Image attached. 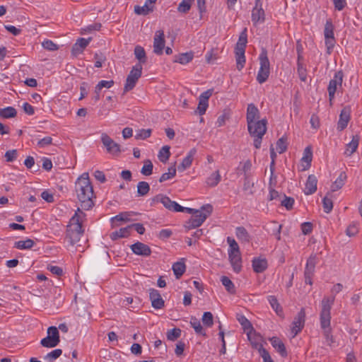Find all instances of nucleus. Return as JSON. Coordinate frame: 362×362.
Instances as JSON below:
<instances>
[{
	"label": "nucleus",
	"instance_id": "f257e3e1",
	"mask_svg": "<svg viewBox=\"0 0 362 362\" xmlns=\"http://www.w3.org/2000/svg\"><path fill=\"white\" fill-rule=\"evenodd\" d=\"M75 192L82 209L89 210L93 206L94 192L88 173H83L76 180Z\"/></svg>",
	"mask_w": 362,
	"mask_h": 362
},
{
	"label": "nucleus",
	"instance_id": "f03ea898",
	"mask_svg": "<svg viewBox=\"0 0 362 362\" xmlns=\"http://www.w3.org/2000/svg\"><path fill=\"white\" fill-rule=\"evenodd\" d=\"M84 216L85 214L80 209H78L74 216L70 219L65 237V241L67 243L68 247H75L76 250L81 247L79 243L83 234L81 224Z\"/></svg>",
	"mask_w": 362,
	"mask_h": 362
},
{
	"label": "nucleus",
	"instance_id": "7ed1b4c3",
	"mask_svg": "<svg viewBox=\"0 0 362 362\" xmlns=\"http://www.w3.org/2000/svg\"><path fill=\"white\" fill-rule=\"evenodd\" d=\"M334 302V296H325L321 302L320 325L327 339L329 337L330 310Z\"/></svg>",
	"mask_w": 362,
	"mask_h": 362
},
{
	"label": "nucleus",
	"instance_id": "20e7f679",
	"mask_svg": "<svg viewBox=\"0 0 362 362\" xmlns=\"http://www.w3.org/2000/svg\"><path fill=\"white\" fill-rule=\"evenodd\" d=\"M267 122L265 119L247 123L250 135L254 138V146L258 149L261 147L263 136L267 132Z\"/></svg>",
	"mask_w": 362,
	"mask_h": 362
},
{
	"label": "nucleus",
	"instance_id": "39448f33",
	"mask_svg": "<svg viewBox=\"0 0 362 362\" xmlns=\"http://www.w3.org/2000/svg\"><path fill=\"white\" fill-rule=\"evenodd\" d=\"M213 207L211 204H205L201 207L185 225L186 229L191 230L200 226L211 215Z\"/></svg>",
	"mask_w": 362,
	"mask_h": 362
},
{
	"label": "nucleus",
	"instance_id": "423d86ee",
	"mask_svg": "<svg viewBox=\"0 0 362 362\" xmlns=\"http://www.w3.org/2000/svg\"><path fill=\"white\" fill-rule=\"evenodd\" d=\"M227 243L229 245L228 258L233 271L238 273L241 270V255L239 246L235 239L228 237Z\"/></svg>",
	"mask_w": 362,
	"mask_h": 362
},
{
	"label": "nucleus",
	"instance_id": "0eeeda50",
	"mask_svg": "<svg viewBox=\"0 0 362 362\" xmlns=\"http://www.w3.org/2000/svg\"><path fill=\"white\" fill-rule=\"evenodd\" d=\"M259 69L257 76V81L260 83H264L269 78L270 73V64L266 49H263L259 57Z\"/></svg>",
	"mask_w": 362,
	"mask_h": 362
},
{
	"label": "nucleus",
	"instance_id": "6e6552de",
	"mask_svg": "<svg viewBox=\"0 0 362 362\" xmlns=\"http://www.w3.org/2000/svg\"><path fill=\"white\" fill-rule=\"evenodd\" d=\"M142 74V66L140 64H136L128 74L124 87V93L132 90Z\"/></svg>",
	"mask_w": 362,
	"mask_h": 362
},
{
	"label": "nucleus",
	"instance_id": "1a4fd4ad",
	"mask_svg": "<svg viewBox=\"0 0 362 362\" xmlns=\"http://www.w3.org/2000/svg\"><path fill=\"white\" fill-rule=\"evenodd\" d=\"M100 139L103 146L106 149L107 153L112 156H117L121 153L122 150L120 145L115 142L106 133H102Z\"/></svg>",
	"mask_w": 362,
	"mask_h": 362
},
{
	"label": "nucleus",
	"instance_id": "9d476101",
	"mask_svg": "<svg viewBox=\"0 0 362 362\" xmlns=\"http://www.w3.org/2000/svg\"><path fill=\"white\" fill-rule=\"evenodd\" d=\"M343 81V73L341 71H337L335 73L332 79L329 81L327 90L329 93V100L330 105L332 103V100L334 98L335 93L337 89L341 86Z\"/></svg>",
	"mask_w": 362,
	"mask_h": 362
},
{
	"label": "nucleus",
	"instance_id": "9b49d317",
	"mask_svg": "<svg viewBox=\"0 0 362 362\" xmlns=\"http://www.w3.org/2000/svg\"><path fill=\"white\" fill-rule=\"evenodd\" d=\"M305 310L304 309H301L300 311L295 317L292 323L291 332L293 337H295L303 328L305 325Z\"/></svg>",
	"mask_w": 362,
	"mask_h": 362
},
{
	"label": "nucleus",
	"instance_id": "f8f14e48",
	"mask_svg": "<svg viewBox=\"0 0 362 362\" xmlns=\"http://www.w3.org/2000/svg\"><path fill=\"white\" fill-rule=\"evenodd\" d=\"M165 35L163 30H157L153 39V52L156 54H161L165 47Z\"/></svg>",
	"mask_w": 362,
	"mask_h": 362
},
{
	"label": "nucleus",
	"instance_id": "ddd939ff",
	"mask_svg": "<svg viewBox=\"0 0 362 362\" xmlns=\"http://www.w3.org/2000/svg\"><path fill=\"white\" fill-rule=\"evenodd\" d=\"M149 297L152 306L156 309H160L164 306V300L158 291L151 288L149 289Z\"/></svg>",
	"mask_w": 362,
	"mask_h": 362
},
{
	"label": "nucleus",
	"instance_id": "4468645a",
	"mask_svg": "<svg viewBox=\"0 0 362 362\" xmlns=\"http://www.w3.org/2000/svg\"><path fill=\"white\" fill-rule=\"evenodd\" d=\"M197 150L194 148H192L188 152L187 155L183 158L181 163L177 166L178 171L184 172L192 165Z\"/></svg>",
	"mask_w": 362,
	"mask_h": 362
},
{
	"label": "nucleus",
	"instance_id": "2eb2a0df",
	"mask_svg": "<svg viewBox=\"0 0 362 362\" xmlns=\"http://www.w3.org/2000/svg\"><path fill=\"white\" fill-rule=\"evenodd\" d=\"M131 249L137 255L148 257L151 253V248L147 245L141 242L132 245Z\"/></svg>",
	"mask_w": 362,
	"mask_h": 362
},
{
	"label": "nucleus",
	"instance_id": "dca6fc26",
	"mask_svg": "<svg viewBox=\"0 0 362 362\" xmlns=\"http://www.w3.org/2000/svg\"><path fill=\"white\" fill-rule=\"evenodd\" d=\"M350 120V110L349 107H344L341 111L339 115V119L337 123V129L339 131H342L344 129Z\"/></svg>",
	"mask_w": 362,
	"mask_h": 362
},
{
	"label": "nucleus",
	"instance_id": "f3484780",
	"mask_svg": "<svg viewBox=\"0 0 362 362\" xmlns=\"http://www.w3.org/2000/svg\"><path fill=\"white\" fill-rule=\"evenodd\" d=\"M247 123L257 122L259 119V111L258 108L253 104H248L246 113Z\"/></svg>",
	"mask_w": 362,
	"mask_h": 362
},
{
	"label": "nucleus",
	"instance_id": "a211bd4d",
	"mask_svg": "<svg viewBox=\"0 0 362 362\" xmlns=\"http://www.w3.org/2000/svg\"><path fill=\"white\" fill-rule=\"evenodd\" d=\"M317 180L314 175H310L305 182L304 193L306 195L313 194L317 190Z\"/></svg>",
	"mask_w": 362,
	"mask_h": 362
},
{
	"label": "nucleus",
	"instance_id": "6ab92c4d",
	"mask_svg": "<svg viewBox=\"0 0 362 362\" xmlns=\"http://www.w3.org/2000/svg\"><path fill=\"white\" fill-rule=\"evenodd\" d=\"M156 1V0H146L144 6H135L134 12L138 15L148 14L153 10V4L155 3Z\"/></svg>",
	"mask_w": 362,
	"mask_h": 362
},
{
	"label": "nucleus",
	"instance_id": "aec40b11",
	"mask_svg": "<svg viewBox=\"0 0 362 362\" xmlns=\"http://www.w3.org/2000/svg\"><path fill=\"white\" fill-rule=\"evenodd\" d=\"M267 260L265 258L258 257L252 260V267L255 272L262 273L267 268Z\"/></svg>",
	"mask_w": 362,
	"mask_h": 362
},
{
	"label": "nucleus",
	"instance_id": "412c9836",
	"mask_svg": "<svg viewBox=\"0 0 362 362\" xmlns=\"http://www.w3.org/2000/svg\"><path fill=\"white\" fill-rule=\"evenodd\" d=\"M248 339L250 340L252 346L258 350L264 348L262 344V337L259 334H257L255 332H250L247 334Z\"/></svg>",
	"mask_w": 362,
	"mask_h": 362
},
{
	"label": "nucleus",
	"instance_id": "4be33fe9",
	"mask_svg": "<svg viewBox=\"0 0 362 362\" xmlns=\"http://www.w3.org/2000/svg\"><path fill=\"white\" fill-rule=\"evenodd\" d=\"M270 341L273 347L282 356H286L287 353L285 346L282 341L278 337H272L270 339Z\"/></svg>",
	"mask_w": 362,
	"mask_h": 362
},
{
	"label": "nucleus",
	"instance_id": "5701e85b",
	"mask_svg": "<svg viewBox=\"0 0 362 362\" xmlns=\"http://www.w3.org/2000/svg\"><path fill=\"white\" fill-rule=\"evenodd\" d=\"M359 144V136H353L352 140L349 142L346 147L344 154L347 156H351L357 149Z\"/></svg>",
	"mask_w": 362,
	"mask_h": 362
},
{
	"label": "nucleus",
	"instance_id": "b1692460",
	"mask_svg": "<svg viewBox=\"0 0 362 362\" xmlns=\"http://www.w3.org/2000/svg\"><path fill=\"white\" fill-rule=\"evenodd\" d=\"M132 228V226H127V227H124V228H120L119 230H117V231H115V232H112L110 236V238L112 240H115L118 238H126V237H128L130 234V230Z\"/></svg>",
	"mask_w": 362,
	"mask_h": 362
},
{
	"label": "nucleus",
	"instance_id": "393cba45",
	"mask_svg": "<svg viewBox=\"0 0 362 362\" xmlns=\"http://www.w3.org/2000/svg\"><path fill=\"white\" fill-rule=\"evenodd\" d=\"M235 235L238 239L242 243H249L250 240V235L247 230L243 227H237L235 229Z\"/></svg>",
	"mask_w": 362,
	"mask_h": 362
},
{
	"label": "nucleus",
	"instance_id": "a878e982",
	"mask_svg": "<svg viewBox=\"0 0 362 362\" xmlns=\"http://www.w3.org/2000/svg\"><path fill=\"white\" fill-rule=\"evenodd\" d=\"M152 201L153 203H162L163 205L168 210H170V208L173 203V201H172L169 197L163 194L156 195L153 198Z\"/></svg>",
	"mask_w": 362,
	"mask_h": 362
},
{
	"label": "nucleus",
	"instance_id": "bb28decb",
	"mask_svg": "<svg viewBox=\"0 0 362 362\" xmlns=\"http://www.w3.org/2000/svg\"><path fill=\"white\" fill-rule=\"evenodd\" d=\"M264 12L261 6L254 7L252 12V21L255 24L259 23V22L264 21Z\"/></svg>",
	"mask_w": 362,
	"mask_h": 362
},
{
	"label": "nucleus",
	"instance_id": "cd10ccee",
	"mask_svg": "<svg viewBox=\"0 0 362 362\" xmlns=\"http://www.w3.org/2000/svg\"><path fill=\"white\" fill-rule=\"evenodd\" d=\"M221 180V176L220 175L219 170H216L207 177L206 183L209 187H214L220 182Z\"/></svg>",
	"mask_w": 362,
	"mask_h": 362
},
{
	"label": "nucleus",
	"instance_id": "c85d7f7f",
	"mask_svg": "<svg viewBox=\"0 0 362 362\" xmlns=\"http://www.w3.org/2000/svg\"><path fill=\"white\" fill-rule=\"evenodd\" d=\"M318 262H319V255L318 254H312L307 260L305 270L314 272L315 265L318 263Z\"/></svg>",
	"mask_w": 362,
	"mask_h": 362
},
{
	"label": "nucleus",
	"instance_id": "c756f323",
	"mask_svg": "<svg viewBox=\"0 0 362 362\" xmlns=\"http://www.w3.org/2000/svg\"><path fill=\"white\" fill-rule=\"evenodd\" d=\"M247 42V28H245L239 36L238 41L235 46V50H245L246 44Z\"/></svg>",
	"mask_w": 362,
	"mask_h": 362
},
{
	"label": "nucleus",
	"instance_id": "7c9ffc66",
	"mask_svg": "<svg viewBox=\"0 0 362 362\" xmlns=\"http://www.w3.org/2000/svg\"><path fill=\"white\" fill-rule=\"evenodd\" d=\"M346 179V175L345 173L341 172L337 179L334 181V182L331 186V191L335 192L339 189H341L344 185V182Z\"/></svg>",
	"mask_w": 362,
	"mask_h": 362
},
{
	"label": "nucleus",
	"instance_id": "2f4dec72",
	"mask_svg": "<svg viewBox=\"0 0 362 362\" xmlns=\"http://www.w3.org/2000/svg\"><path fill=\"white\" fill-rule=\"evenodd\" d=\"M185 264L182 262H177L173 265V270L176 279H180L185 272Z\"/></svg>",
	"mask_w": 362,
	"mask_h": 362
},
{
	"label": "nucleus",
	"instance_id": "473e14b6",
	"mask_svg": "<svg viewBox=\"0 0 362 362\" xmlns=\"http://www.w3.org/2000/svg\"><path fill=\"white\" fill-rule=\"evenodd\" d=\"M237 69L240 71L245 64V50H235Z\"/></svg>",
	"mask_w": 362,
	"mask_h": 362
},
{
	"label": "nucleus",
	"instance_id": "72a5a7b5",
	"mask_svg": "<svg viewBox=\"0 0 362 362\" xmlns=\"http://www.w3.org/2000/svg\"><path fill=\"white\" fill-rule=\"evenodd\" d=\"M91 38L85 39V38H79L73 46V51L74 52H81L84 48H86L89 44Z\"/></svg>",
	"mask_w": 362,
	"mask_h": 362
},
{
	"label": "nucleus",
	"instance_id": "f704fd0d",
	"mask_svg": "<svg viewBox=\"0 0 362 362\" xmlns=\"http://www.w3.org/2000/svg\"><path fill=\"white\" fill-rule=\"evenodd\" d=\"M313 153L311 148L308 146L305 148L303 152V156L301 159V161L303 163H306V166L303 168V170H305L310 166V163L312 161Z\"/></svg>",
	"mask_w": 362,
	"mask_h": 362
},
{
	"label": "nucleus",
	"instance_id": "c9c22d12",
	"mask_svg": "<svg viewBox=\"0 0 362 362\" xmlns=\"http://www.w3.org/2000/svg\"><path fill=\"white\" fill-rule=\"evenodd\" d=\"M135 57L139 61L141 65L146 62V52L144 49L141 46H136L134 48Z\"/></svg>",
	"mask_w": 362,
	"mask_h": 362
},
{
	"label": "nucleus",
	"instance_id": "e433bc0d",
	"mask_svg": "<svg viewBox=\"0 0 362 362\" xmlns=\"http://www.w3.org/2000/svg\"><path fill=\"white\" fill-rule=\"evenodd\" d=\"M170 156V147L168 146H163L158 152V157L160 162L165 163Z\"/></svg>",
	"mask_w": 362,
	"mask_h": 362
},
{
	"label": "nucleus",
	"instance_id": "4c0bfd02",
	"mask_svg": "<svg viewBox=\"0 0 362 362\" xmlns=\"http://www.w3.org/2000/svg\"><path fill=\"white\" fill-rule=\"evenodd\" d=\"M268 300H269L272 308L276 312V313L279 316L282 317L283 316V310H282V308H281L279 303H278L277 299L273 296H269L268 297Z\"/></svg>",
	"mask_w": 362,
	"mask_h": 362
},
{
	"label": "nucleus",
	"instance_id": "58836bf2",
	"mask_svg": "<svg viewBox=\"0 0 362 362\" xmlns=\"http://www.w3.org/2000/svg\"><path fill=\"white\" fill-rule=\"evenodd\" d=\"M16 110L13 107L0 109V117L3 118H12L16 115Z\"/></svg>",
	"mask_w": 362,
	"mask_h": 362
},
{
	"label": "nucleus",
	"instance_id": "ea45409f",
	"mask_svg": "<svg viewBox=\"0 0 362 362\" xmlns=\"http://www.w3.org/2000/svg\"><path fill=\"white\" fill-rule=\"evenodd\" d=\"M190 325L194 328L197 334L205 336L206 333L200 323V322L196 317H192L190 320Z\"/></svg>",
	"mask_w": 362,
	"mask_h": 362
},
{
	"label": "nucleus",
	"instance_id": "a19ab883",
	"mask_svg": "<svg viewBox=\"0 0 362 362\" xmlns=\"http://www.w3.org/2000/svg\"><path fill=\"white\" fill-rule=\"evenodd\" d=\"M193 59V54L192 52L182 53L177 56L175 62L182 64H185L189 62Z\"/></svg>",
	"mask_w": 362,
	"mask_h": 362
},
{
	"label": "nucleus",
	"instance_id": "79ce46f5",
	"mask_svg": "<svg viewBox=\"0 0 362 362\" xmlns=\"http://www.w3.org/2000/svg\"><path fill=\"white\" fill-rule=\"evenodd\" d=\"M150 190V186L147 182L141 181L137 185V193L139 196L146 195Z\"/></svg>",
	"mask_w": 362,
	"mask_h": 362
},
{
	"label": "nucleus",
	"instance_id": "37998d69",
	"mask_svg": "<svg viewBox=\"0 0 362 362\" xmlns=\"http://www.w3.org/2000/svg\"><path fill=\"white\" fill-rule=\"evenodd\" d=\"M175 175H176V168L174 165L168 168V173H165L160 176V177L159 179V182H163L165 181H167V180L174 177L175 176Z\"/></svg>",
	"mask_w": 362,
	"mask_h": 362
},
{
	"label": "nucleus",
	"instance_id": "c03bdc74",
	"mask_svg": "<svg viewBox=\"0 0 362 362\" xmlns=\"http://www.w3.org/2000/svg\"><path fill=\"white\" fill-rule=\"evenodd\" d=\"M35 243L31 239L25 240H19L15 243V247L20 250L30 249L34 245Z\"/></svg>",
	"mask_w": 362,
	"mask_h": 362
},
{
	"label": "nucleus",
	"instance_id": "a18cd8bd",
	"mask_svg": "<svg viewBox=\"0 0 362 362\" xmlns=\"http://www.w3.org/2000/svg\"><path fill=\"white\" fill-rule=\"evenodd\" d=\"M221 281L229 293H234L235 292L234 284L228 277L225 276H222Z\"/></svg>",
	"mask_w": 362,
	"mask_h": 362
},
{
	"label": "nucleus",
	"instance_id": "49530a36",
	"mask_svg": "<svg viewBox=\"0 0 362 362\" xmlns=\"http://www.w3.org/2000/svg\"><path fill=\"white\" fill-rule=\"evenodd\" d=\"M300 57L298 54L297 72L300 79L302 81H305L307 79V71L303 64L300 62Z\"/></svg>",
	"mask_w": 362,
	"mask_h": 362
},
{
	"label": "nucleus",
	"instance_id": "de8ad7c7",
	"mask_svg": "<svg viewBox=\"0 0 362 362\" xmlns=\"http://www.w3.org/2000/svg\"><path fill=\"white\" fill-rule=\"evenodd\" d=\"M40 344L43 347L54 348L59 344V342L54 340L52 337H50L49 336L47 335L46 337L41 339Z\"/></svg>",
	"mask_w": 362,
	"mask_h": 362
},
{
	"label": "nucleus",
	"instance_id": "09e8293b",
	"mask_svg": "<svg viewBox=\"0 0 362 362\" xmlns=\"http://www.w3.org/2000/svg\"><path fill=\"white\" fill-rule=\"evenodd\" d=\"M114 81H100L95 88V92H100L103 88H110L114 85Z\"/></svg>",
	"mask_w": 362,
	"mask_h": 362
},
{
	"label": "nucleus",
	"instance_id": "8fccbe9b",
	"mask_svg": "<svg viewBox=\"0 0 362 362\" xmlns=\"http://www.w3.org/2000/svg\"><path fill=\"white\" fill-rule=\"evenodd\" d=\"M131 216V213L129 212H123L119 214L112 217L111 221L113 224H115V221H123L127 222L130 221L129 216Z\"/></svg>",
	"mask_w": 362,
	"mask_h": 362
},
{
	"label": "nucleus",
	"instance_id": "3c124183",
	"mask_svg": "<svg viewBox=\"0 0 362 362\" xmlns=\"http://www.w3.org/2000/svg\"><path fill=\"white\" fill-rule=\"evenodd\" d=\"M202 320L206 327H211L214 325V317L211 312L204 313Z\"/></svg>",
	"mask_w": 362,
	"mask_h": 362
},
{
	"label": "nucleus",
	"instance_id": "603ef678",
	"mask_svg": "<svg viewBox=\"0 0 362 362\" xmlns=\"http://www.w3.org/2000/svg\"><path fill=\"white\" fill-rule=\"evenodd\" d=\"M328 195H329V193H328L322 200L324 211L327 214H329L333 208V202L332 199L328 197Z\"/></svg>",
	"mask_w": 362,
	"mask_h": 362
},
{
	"label": "nucleus",
	"instance_id": "864d4df0",
	"mask_svg": "<svg viewBox=\"0 0 362 362\" xmlns=\"http://www.w3.org/2000/svg\"><path fill=\"white\" fill-rule=\"evenodd\" d=\"M325 38H334V26L330 21H327L325 30H324Z\"/></svg>",
	"mask_w": 362,
	"mask_h": 362
},
{
	"label": "nucleus",
	"instance_id": "5fc2aeb1",
	"mask_svg": "<svg viewBox=\"0 0 362 362\" xmlns=\"http://www.w3.org/2000/svg\"><path fill=\"white\" fill-rule=\"evenodd\" d=\"M47 334L54 340L57 341L59 343L60 342L59 330L56 327L51 326L48 327Z\"/></svg>",
	"mask_w": 362,
	"mask_h": 362
},
{
	"label": "nucleus",
	"instance_id": "6e6d98bb",
	"mask_svg": "<svg viewBox=\"0 0 362 362\" xmlns=\"http://www.w3.org/2000/svg\"><path fill=\"white\" fill-rule=\"evenodd\" d=\"M153 166L151 161L149 160H146L144 162V165L141 168V173L144 175H150L153 173Z\"/></svg>",
	"mask_w": 362,
	"mask_h": 362
},
{
	"label": "nucleus",
	"instance_id": "4d7b16f0",
	"mask_svg": "<svg viewBox=\"0 0 362 362\" xmlns=\"http://www.w3.org/2000/svg\"><path fill=\"white\" fill-rule=\"evenodd\" d=\"M181 330L179 328L170 329L167 332V338L168 340L175 341L180 337Z\"/></svg>",
	"mask_w": 362,
	"mask_h": 362
},
{
	"label": "nucleus",
	"instance_id": "13d9d810",
	"mask_svg": "<svg viewBox=\"0 0 362 362\" xmlns=\"http://www.w3.org/2000/svg\"><path fill=\"white\" fill-rule=\"evenodd\" d=\"M42 46L48 51H55L59 49V46L49 40H44L42 42Z\"/></svg>",
	"mask_w": 362,
	"mask_h": 362
},
{
	"label": "nucleus",
	"instance_id": "bf43d9fd",
	"mask_svg": "<svg viewBox=\"0 0 362 362\" xmlns=\"http://www.w3.org/2000/svg\"><path fill=\"white\" fill-rule=\"evenodd\" d=\"M192 0H182L178 6L177 10L181 13H187L191 7Z\"/></svg>",
	"mask_w": 362,
	"mask_h": 362
},
{
	"label": "nucleus",
	"instance_id": "052dcab7",
	"mask_svg": "<svg viewBox=\"0 0 362 362\" xmlns=\"http://www.w3.org/2000/svg\"><path fill=\"white\" fill-rule=\"evenodd\" d=\"M62 354V351L60 349H57L51 352L48 353L45 356V359L48 361H52L59 358Z\"/></svg>",
	"mask_w": 362,
	"mask_h": 362
},
{
	"label": "nucleus",
	"instance_id": "680f3d73",
	"mask_svg": "<svg viewBox=\"0 0 362 362\" xmlns=\"http://www.w3.org/2000/svg\"><path fill=\"white\" fill-rule=\"evenodd\" d=\"M359 224L353 223L350 224L346 230V233L348 236L352 237L355 235L359 230Z\"/></svg>",
	"mask_w": 362,
	"mask_h": 362
},
{
	"label": "nucleus",
	"instance_id": "e2e57ef3",
	"mask_svg": "<svg viewBox=\"0 0 362 362\" xmlns=\"http://www.w3.org/2000/svg\"><path fill=\"white\" fill-rule=\"evenodd\" d=\"M151 129H139V131H137L135 137L136 139H146L151 136Z\"/></svg>",
	"mask_w": 362,
	"mask_h": 362
},
{
	"label": "nucleus",
	"instance_id": "0e129e2a",
	"mask_svg": "<svg viewBox=\"0 0 362 362\" xmlns=\"http://www.w3.org/2000/svg\"><path fill=\"white\" fill-rule=\"evenodd\" d=\"M286 139L281 137L276 142V150L279 153H282L286 150Z\"/></svg>",
	"mask_w": 362,
	"mask_h": 362
},
{
	"label": "nucleus",
	"instance_id": "69168bd1",
	"mask_svg": "<svg viewBox=\"0 0 362 362\" xmlns=\"http://www.w3.org/2000/svg\"><path fill=\"white\" fill-rule=\"evenodd\" d=\"M101 28V24L99 23H95L94 24L86 26V28L82 29V33H91L93 30H99Z\"/></svg>",
	"mask_w": 362,
	"mask_h": 362
},
{
	"label": "nucleus",
	"instance_id": "338daca9",
	"mask_svg": "<svg viewBox=\"0 0 362 362\" xmlns=\"http://www.w3.org/2000/svg\"><path fill=\"white\" fill-rule=\"evenodd\" d=\"M4 157L7 162H12L17 158V151L15 149L7 151L5 153Z\"/></svg>",
	"mask_w": 362,
	"mask_h": 362
},
{
	"label": "nucleus",
	"instance_id": "774afa93",
	"mask_svg": "<svg viewBox=\"0 0 362 362\" xmlns=\"http://www.w3.org/2000/svg\"><path fill=\"white\" fill-rule=\"evenodd\" d=\"M259 353L263 358L264 362H273L269 352L264 348L260 349Z\"/></svg>",
	"mask_w": 362,
	"mask_h": 362
}]
</instances>
